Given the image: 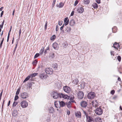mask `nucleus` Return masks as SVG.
<instances>
[{
  "label": "nucleus",
  "mask_w": 122,
  "mask_h": 122,
  "mask_svg": "<svg viewBox=\"0 0 122 122\" xmlns=\"http://www.w3.org/2000/svg\"><path fill=\"white\" fill-rule=\"evenodd\" d=\"M112 47L115 49V51L118 50V51H119L120 49L119 44L116 42H115Z\"/></svg>",
  "instance_id": "f257e3e1"
},
{
  "label": "nucleus",
  "mask_w": 122,
  "mask_h": 122,
  "mask_svg": "<svg viewBox=\"0 0 122 122\" xmlns=\"http://www.w3.org/2000/svg\"><path fill=\"white\" fill-rule=\"evenodd\" d=\"M28 105V102L25 101H23L20 103V105L22 108H24L26 107Z\"/></svg>",
  "instance_id": "f03ea898"
},
{
  "label": "nucleus",
  "mask_w": 122,
  "mask_h": 122,
  "mask_svg": "<svg viewBox=\"0 0 122 122\" xmlns=\"http://www.w3.org/2000/svg\"><path fill=\"white\" fill-rule=\"evenodd\" d=\"M95 96V93L92 92L89 93L87 95V97L89 99H92L94 98Z\"/></svg>",
  "instance_id": "7ed1b4c3"
},
{
  "label": "nucleus",
  "mask_w": 122,
  "mask_h": 122,
  "mask_svg": "<svg viewBox=\"0 0 122 122\" xmlns=\"http://www.w3.org/2000/svg\"><path fill=\"white\" fill-rule=\"evenodd\" d=\"M95 112L96 114L98 115H100L102 113V109L101 107H99L96 109Z\"/></svg>",
  "instance_id": "20e7f679"
},
{
  "label": "nucleus",
  "mask_w": 122,
  "mask_h": 122,
  "mask_svg": "<svg viewBox=\"0 0 122 122\" xmlns=\"http://www.w3.org/2000/svg\"><path fill=\"white\" fill-rule=\"evenodd\" d=\"M45 71L47 74L51 75L52 74L53 71L52 68H49L45 69Z\"/></svg>",
  "instance_id": "39448f33"
},
{
  "label": "nucleus",
  "mask_w": 122,
  "mask_h": 122,
  "mask_svg": "<svg viewBox=\"0 0 122 122\" xmlns=\"http://www.w3.org/2000/svg\"><path fill=\"white\" fill-rule=\"evenodd\" d=\"M77 95L78 98L81 99L83 97L84 93L82 91H80L78 92Z\"/></svg>",
  "instance_id": "423d86ee"
},
{
  "label": "nucleus",
  "mask_w": 122,
  "mask_h": 122,
  "mask_svg": "<svg viewBox=\"0 0 122 122\" xmlns=\"http://www.w3.org/2000/svg\"><path fill=\"white\" fill-rule=\"evenodd\" d=\"M28 97V94L26 92L22 93L21 94V97L23 99H25L27 98Z\"/></svg>",
  "instance_id": "0eeeda50"
},
{
  "label": "nucleus",
  "mask_w": 122,
  "mask_h": 122,
  "mask_svg": "<svg viewBox=\"0 0 122 122\" xmlns=\"http://www.w3.org/2000/svg\"><path fill=\"white\" fill-rule=\"evenodd\" d=\"M63 90L65 92L68 93H70L71 91L70 88L67 86H65L64 87Z\"/></svg>",
  "instance_id": "6e6552de"
},
{
  "label": "nucleus",
  "mask_w": 122,
  "mask_h": 122,
  "mask_svg": "<svg viewBox=\"0 0 122 122\" xmlns=\"http://www.w3.org/2000/svg\"><path fill=\"white\" fill-rule=\"evenodd\" d=\"M53 97L54 99H56L58 97H59L60 93H58L55 92L53 93Z\"/></svg>",
  "instance_id": "1a4fd4ad"
},
{
  "label": "nucleus",
  "mask_w": 122,
  "mask_h": 122,
  "mask_svg": "<svg viewBox=\"0 0 122 122\" xmlns=\"http://www.w3.org/2000/svg\"><path fill=\"white\" fill-rule=\"evenodd\" d=\"M59 98H62L64 99H68L69 98V96L66 95H65L62 93H60Z\"/></svg>",
  "instance_id": "9d476101"
},
{
  "label": "nucleus",
  "mask_w": 122,
  "mask_h": 122,
  "mask_svg": "<svg viewBox=\"0 0 122 122\" xmlns=\"http://www.w3.org/2000/svg\"><path fill=\"white\" fill-rule=\"evenodd\" d=\"M39 76L41 78L43 79L44 78H46L48 77V76L45 73H44L40 74L39 75Z\"/></svg>",
  "instance_id": "9b49d317"
},
{
  "label": "nucleus",
  "mask_w": 122,
  "mask_h": 122,
  "mask_svg": "<svg viewBox=\"0 0 122 122\" xmlns=\"http://www.w3.org/2000/svg\"><path fill=\"white\" fill-rule=\"evenodd\" d=\"M75 115L76 117L80 118L81 117V114L80 112L79 111L76 112L75 113Z\"/></svg>",
  "instance_id": "f8f14e48"
},
{
  "label": "nucleus",
  "mask_w": 122,
  "mask_h": 122,
  "mask_svg": "<svg viewBox=\"0 0 122 122\" xmlns=\"http://www.w3.org/2000/svg\"><path fill=\"white\" fill-rule=\"evenodd\" d=\"M84 11V9L81 6L79 7L77 10L78 12L80 13H82Z\"/></svg>",
  "instance_id": "ddd939ff"
},
{
  "label": "nucleus",
  "mask_w": 122,
  "mask_h": 122,
  "mask_svg": "<svg viewBox=\"0 0 122 122\" xmlns=\"http://www.w3.org/2000/svg\"><path fill=\"white\" fill-rule=\"evenodd\" d=\"M81 106L82 107H85L87 105V103L85 101H83L81 103Z\"/></svg>",
  "instance_id": "4468645a"
},
{
  "label": "nucleus",
  "mask_w": 122,
  "mask_h": 122,
  "mask_svg": "<svg viewBox=\"0 0 122 122\" xmlns=\"http://www.w3.org/2000/svg\"><path fill=\"white\" fill-rule=\"evenodd\" d=\"M79 82L78 79H76L73 80L72 82V83L73 85H77Z\"/></svg>",
  "instance_id": "2eb2a0df"
},
{
  "label": "nucleus",
  "mask_w": 122,
  "mask_h": 122,
  "mask_svg": "<svg viewBox=\"0 0 122 122\" xmlns=\"http://www.w3.org/2000/svg\"><path fill=\"white\" fill-rule=\"evenodd\" d=\"M53 48L55 49H57L58 48V45L56 43H53L52 45Z\"/></svg>",
  "instance_id": "dca6fc26"
},
{
  "label": "nucleus",
  "mask_w": 122,
  "mask_h": 122,
  "mask_svg": "<svg viewBox=\"0 0 122 122\" xmlns=\"http://www.w3.org/2000/svg\"><path fill=\"white\" fill-rule=\"evenodd\" d=\"M86 121L88 122H91L93 121L92 117L90 116H88L86 118Z\"/></svg>",
  "instance_id": "f3484780"
},
{
  "label": "nucleus",
  "mask_w": 122,
  "mask_h": 122,
  "mask_svg": "<svg viewBox=\"0 0 122 122\" xmlns=\"http://www.w3.org/2000/svg\"><path fill=\"white\" fill-rule=\"evenodd\" d=\"M52 66L54 69H57L58 65L57 63H55L52 64Z\"/></svg>",
  "instance_id": "a211bd4d"
},
{
  "label": "nucleus",
  "mask_w": 122,
  "mask_h": 122,
  "mask_svg": "<svg viewBox=\"0 0 122 122\" xmlns=\"http://www.w3.org/2000/svg\"><path fill=\"white\" fill-rule=\"evenodd\" d=\"M69 20L68 19V17L65 18L64 20V25H67L69 23Z\"/></svg>",
  "instance_id": "6ab92c4d"
},
{
  "label": "nucleus",
  "mask_w": 122,
  "mask_h": 122,
  "mask_svg": "<svg viewBox=\"0 0 122 122\" xmlns=\"http://www.w3.org/2000/svg\"><path fill=\"white\" fill-rule=\"evenodd\" d=\"M75 21L73 19L71 20L70 22V25L71 26H74L75 24Z\"/></svg>",
  "instance_id": "aec40b11"
},
{
  "label": "nucleus",
  "mask_w": 122,
  "mask_h": 122,
  "mask_svg": "<svg viewBox=\"0 0 122 122\" xmlns=\"http://www.w3.org/2000/svg\"><path fill=\"white\" fill-rule=\"evenodd\" d=\"M59 102H58V101H55V106L57 108L60 107V104H59Z\"/></svg>",
  "instance_id": "412c9836"
},
{
  "label": "nucleus",
  "mask_w": 122,
  "mask_h": 122,
  "mask_svg": "<svg viewBox=\"0 0 122 122\" xmlns=\"http://www.w3.org/2000/svg\"><path fill=\"white\" fill-rule=\"evenodd\" d=\"M96 122H102V119L100 117H97L95 119Z\"/></svg>",
  "instance_id": "4be33fe9"
},
{
  "label": "nucleus",
  "mask_w": 122,
  "mask_h": 122,
  "mask_svg": "<svg viewBox=\"0 0 122 122\" xmlns=\"http://www.w3.org/2000/svg\"><path fill=\"white\" fill-rule=\"evenodd\" d=\"M64 4V3L61 2L58 5H57V6L59 8H61L63 7Z\"/></svg>",
  "instance_id": "5701e85b"
},
{
  "label": "nucleus",
  "mask_w": 122,
  "mask_h": 122,
  "mask_svg": "<svg viewBox=\"0 0 122 122\" xmlns=\"http://www.w3.org/2000/svg\"><path fill=\"white\" fill-rule=\"evenodd\" d=\"M49 111L50 113H52L54 112V108L52 107H50L49 109Z\"/></svg>",
  "instance_id": "b1692460"
},
{
  "label": "nucleus",
  "mask_w": 122,
  "mask_h": 122,
  "mask_svg": "<svg viewBox=\"0 0 122 122\" xmlns=\"http://www.w3.org/2000/svg\"><path fill=\"white\" fill-rule=\"evenodd\" d=\"M59 104H60V107H63L65 105V103L62 101L61 102H59Z\"/></svg>",
  "instance_id": "393cba45"
},
{
  "label": "nucleus",
  "mask_w": 122,
  "mask_h": 122,
  "mask_svg": "<svg viewBox=\"0 0 122 122\" xmlns=\"http://www.w3.org/2000/svg\"><path fill=\"white\" fill-rule=\"evenodd\" d=\"M92 6L94 9H97L98 8V5L96 3H94L92 5Z\"/></svg>",
  "instance_id": "a878e982"
},
{
  "label": "nucleus",
  "mask_w": 122,
  "mask_h": 122,
  "mask_svg": "<svg viewBox=\"0 0 122 122\" xmlns=\"http://www.w3.org/2000/svg\"><path fill=\"white\" fill-rule=\"evenodd\" d=\"M17 115V112L16 110L14 111L12 113V115L14 117H16Z\"/></svg>",
  "instance_id": "bb28decb"
},
{
  "label": "nucleus",
  "mask_w": 122,
  "mask_h": 122,
  "mask_svg": "<svg viewBox=\"0 0 122 122\" xmlns=\"http://www.w3.org/2000/svg\"><path fill=\"white\" fill-rule=\"evenodd\" d=\"M90 0H84V3L85 4H89Z\"/></svg>",
  "instance_id": "cd10ccee"
},
{
  "label": "nucleus",
  "mask_w": 122,
  "mask_h": 122,
  "mask_svg": "<svg viewBox=\"0 0 122 122\" xmlns=\"http://www.w3.org/2000/svg\"><path fill=\"white\" fill-rule=\"evenodd\" d=\"M38 74V73H34L33 74H31L30 75V77H33L37 76Z\"/></svg>",
  "instance_id": "c85d7f7f"
},
{
  "label": "nucleus",
  "mask_w": 122,
  "mask_h": 122,
  "mask_svg": "<svg viewBox=\"0 0 122 122\" xmlns=\"http://www.w3.org/2000/svg\"><path fill=\"white\" fill-rule=\"evenodd\" d=\"M72 104V103L71 102L69 101L67 103V105L68 107L70 108Z\"/></svg>",
  "instance_id": "c756f323"
},
{
  "label": "nucleus",
  "mask_w": 122,
  "mask_h": 122,
  "mask_svg": "<svg viewBox=\"0 0 122 122\" xmlns=\"http://www.w3.org/2000/svg\"><path fill=\"white\" fill-rule=\"evenodd\" d=\"M44 47H42L41 48V49L40 50L39 53L41 54H43L44 51Z\"/></svg>",
  "instance_id": "7c9ffc66"
},
{
  "label": "nucleus",
  "mask_w": 122,
  "mask_h": 122,
  "mask_svg": "<svg viewBox=\"0 0 122 122\" xmlns=\"http://www.w3.org/2000/svg\"><path fill=\"white\" fill-rule=\"evenodd\" d=\"M30 76H28L23 81V82L24 83L26 81H28L30 79Z\"/></svg>",
  "instance_id": "2f4dec72"
},
{
  "label": "nucleus",
  "mask_w": 122,
  "mask_h": 122,
  "mask_svg": "<svg viewBox=\"0 0 122 122\" xmlns=\"http://www.w3.org/2000/svg\"><path fill=\"white\" fill-rule=\"evenodd\" d=\"M37 63V61L36 60L32 62V64L33 65L36 66Z\"/></svg>",
  "instance_id": "473e14b6"
},
{
  "label": "nucleus",
  "mask_w": 122,
  "mask_h": 122,
  "mask_svg": "<svg viewBox=\"0 0 122 122\" xmlns=\"http://www.w3.org/2000/svg\"><path fill=\"white\" fill-rule=\"evenodd\" d=\"M110 53L111 56H112V58H113V56H114L115 53H114V52L113 51H111L110 52Z\"/></svg>",
  "instance_id": "72a5a7b5"
},
{
  "label": "nucleus",
  "mask_w": 122,
  "mask_h": 122,
  "mask_svg": "<svg viewBox=\"0 0 122 122\" xmlns=\"http://www.w3.org/2000/svg\"><path fill=\"white\" fill-rule=\"evenodd\" d=\"M56 38V36L55 35H53V36H51V38H50V39L51 40L53 41Z\"/></svg>",
  "instance_id": "f704fd0d"
},
{
  "label": "nucleus",
  "mask_w": 122,
  "mask_h": 122,
  "mask_svg": "<svg viewBox=\"0 0 122 122\" xmlns=\"http://www.w3.org/2000/svg\"><path fill=\"white\" fill-rule=\"evenodd\" d=\"M20 87L17 89L16 93V95H18L19 94L20 91Z\"/></svg>",
  "instance_id": "c9c22d12"
},
{
  "label": "nucleus",
  "mask_w": 122,
  "mask_h": 122,
  "mask_svg": "<svg viewBox=\"0 0 122 122\" xmlns=\"http://www.w3.org/2000/svg\"><path fill=\"white\" fill-rule=\"evenodd\" d=\"M66 30L67 32H69L71 30V27H68L67 26L66 28Z\"/></svg>",
  "instance_id": "e433bc0d"
},
{
  "label": "nucleus",
  "mask_w": 122,
  "mask_h": 122,
  "mask_svg": "<svg viewBox=\"0 0 122 122\" xmlns=\"http://www.w3.org/2000/svg\"><path fill=\"white\" fill-rule=\"evenodd\" d=\"M18 102H14L13 105V107H15L18 104Z\"/></svg>",
  "instance_id": "4c0bfd02"
},
{
  "label": "nucleus",
  "mask_w": 122,
  "mask_h": 122,
  "mask_svg": "<svg viewBox=\"0 0 122 122\" xmlns=\"http://www.w3.org/2000/svg\"><path fill=\"white\" fill-rule=\"evenodd\" d=\"M40 55V54L39 53H37L36 54L34 57V58H36L39 56Z\"/></svg>",
  "instance_id": "58836bf2"
},
{
  "label": "nucleus",
  "mask_w": 122,
  "mask_h": 122,
  "mask_svg": "<svg viewBox=\"0 0 122 122\" xmlns=\"http://www.w3.org/2000/svg\"><path fill=\"white\" fill-rule=\"evenodd\" d=\"M117 59L119 62H120L121 60V57L120 56H118L117 57Z\"/></svg>",
  "instance_id": "ea45409f"
},
{
  "label": "nucleus",
  "mask_w": 122,
  "mask_h": 122,
  "mask_svg": "<svg viewBox=\"0 0 122 122\" xmlns=\"http://www.w3.org/2000/svg\"><path fill=\"white\" fill-rule=\"evenodd\" d=\"M84 113L85 114L86 118H87V117H88V114L86 112L84 111H83Z\"/></svg>",
  "instance_id": "a19ab883"
},
{
  "label": "nucleus",
  "mask_w": 122,
  "mask_h": 122,
  "mask_svg": "<svg viewBox=\"0 0 122 122\" xmlns=\"http://www.w3.org/2000/svg\"><path fill=\"white\" fill-rule=\"evenodd\" d=\"M4 38H3L2 39V40L1 41L0 44V48H1V47H2V44H3V41H4Z\"/></svg>",
  "instance_id": "79ce46f5"
},
{
  "label": "nucleus",
  "mask_w": 122,
  "mask_h": 122,
  "mask_svg": "<svg viewBox=\"0 0 122 122\" xmlns=\"http://www.w3.org/2000/svg\"><path fill=\"white\" fill-rule=\"evenodd\" d=\"M4 21L3 20V22L2 23V25H0V28L1 29L3 28V25H4Z\"/></svg>",
  "instance_id": "37998d69"
},
{
  "label": "nucleus",
  "mask_w": 122,
  "mask_h": 122,
  "mask_svg": "<svg viewBox=\"0 0 122 122\" xmlns=\"http://www.w3.org/2000/svg\"><path fill=\"white\" fill-rule=\"evenodd\" d=\"M78 0H76L75 2V3L74 4V5L75 6H76L77 5V4H78Z\"/></svg>",
  "instance_id": "c03bdc74"
},
{
  "label": "nucleus",
  "mask_w": 122,
  "mask_h": 122,
  "mask_svg": "<svg viewBox=\"0 0 122 122\" xmlns=\"http://www.w3.org/2000/svg\"><path fill=\"white\" fill-rule=\"evenodd\" d=\"M19 98V97L17 95L15 96V97L14 100L15 101H16Z\"/></svg>",
  "instance_id": "a18cd8bd"
},
{
  "label": "nucleus",
  "mask_w": 122,
  "mask_h": 122,
  "mask_svg": "<svg viewBox=\"0 0 122 122\" xmlns=\"http://www.w3.org/2000/svg\"><path fill=\"white\" fill-rule=\"evenodd\" d=\"M70 101L72 103L73 102H75V101L73 99H71V98H70Z\"/></svg>",
  "instance_id": "49530a36"
},
{
  "label": "nucleus",
  "mask_w": 122,
  "mask_h": 122,
  "mask_svg": "<svg viewBox=\"0 0 122 122\" xmlns=\"http://www.w3.org/2000/svg\"><path fill=\"white\" fill-rule=\"evenodd\" d=\"M62 22L61 20L59 21H58V24L59 25H62Z\"/></svg>",
  "instance_id": "de8ad7c7"
},
{
  "label": "nucleus",
  "mask_w": 122,
  "mask_h": 122,
  "mask_svg": "<svg viewBox=\"0 0 122 122\" xmlns=\"http://www.w3.org/2000/svg\"><path fill=\"white\" fill-rule=\"evenodd\" d=\"M95 102L94 101H92V105L93 106H95L96 105L94 104Z\"/></svg>",
  "instance_id": "09e8293b"
},
{
  "label": "nucleus",
  "mask_w": 122,
  "mask_h": 122,
  "mask_svg": "<svg viewBox=\"0 0 122 122\" xmlns=\"http://www.w3.org/2000/svg\"><path fill=\"white\" fill-rule=\"evenodd\" d=\"M115 92V91L114 90H112L111 92V94L112 95H113Z\"/></svg>",
  "instance_id": "8fccbe9b"
},
{
  "label": "nucleus",
  "mask_w": 122,
  "mask_h": 122,
  "mask_svg": "<svg viewBox=\"0 0 122 122\" xmlns=\"http://www.w3.org/2000/svg\"><path fill=\"white\" fill-rule=\"evenodd\" d=\"M56 2V0H53V2L52 3V5L53 6H54V5H55Z\"/></svg>",
  "instance_id": "3c124183"
},
{
  "label": "nucleus",
  "mask_w": 122,
  "mask_h": 122,
  "mask_svg": "<svg viewBox=\"0 0 122 122\" xmlns=\"http://www.w3.org/2000/svg\"><path fill=\"white\" fill-rule=\"evenodd\" d=\"M101 0H96V2L98 4H99L100 3Z\"/></svg>",
  "instance_id": "603ef678"
},
{
  "label": "nucleus",
  "mask_w": 122,
  "mask_h": 122,
  "mask_svg": "<svg viewBox=\"0 0 122 122\" xmlns=\"http://www.w3.org/2000/svg\"><path fill=\"white\" fill-rule=\"evenodd\" d=\"M58 30V25H57L56 26V31H57Z\"/></svg>",
  "instance_id": "864d4df0"
},
{
  "label": "nucleus",
  "mask_w": 122,
  "mask_h": 122,
  "mask_svg": "<svg viewBox=\"0 0 122 122\" xmlns=\"http://www.w3.org/2000/svg\"><path fill=\"white\" fill-rule=\"evenodd\" d=\"M64 24H63V25H62V26H61V28H60V30H62L63 29V28L64 27Z\"/></svg>",
  "instance_id": "5fc2aeb1"
},
{
  "label": "nucleus",
  "mask_w": 122,
  "mask_h": 122,
  "mask_svg": "<svg viewBox=\"0 0 122 122\" xmlns=\"http://www.w3.org/2000/svg\"><path fill=\"white\" fill-rule=\"evenodd\" d=\"M17 44H18V43H17V44L16 45L15 47V49H14V52H15V51H16V48L17 47Z\"/></svg>",
  "instance_id": "6e6d98bb"
},
{
  "label": "nucleus",
  "mask_w": 122,
  "mask_h": 122,
  "mask_svg": "<svg viewBox=\"0 0 122 122\" xmlns=\"http://www.w3.org/2000/svg\"><path fill=\"white\" fill-rule=\"evenodd\" d=\"M47 22H46V23L45 24V28L46 29V27H47Z\"/></svg>",
  "instance_id": "4d7b16f0"
},
{
  "label": "nucleus",
  "mask_w": 122,
  "mask_h": 122,
  "mask_svg": "<svg viewBox=\"0 0 122 122\" xmlns=\"http://www.w3.org/2000/svg\"><path fill=\"white\" fill-rule=\"evenodd\" d=\"M3 92V90L1 92V93H0V100L1 97L2 96V93Z\"/></svg>",
  "instance_id": "13d9d810"
},
{
  "label": "nucleus",
  "mask_w": 122,
  "mask_h": 122,
  "mask_svg": "<svg viewBox=\"0 0 122 122\" xmlns=\"http://www.w3.org/2000/svg\"><path fill=\"white\" fill-rule=\"evenodd\" d=\"M74 11H72V12L71 13V16H73V15L74 14Z\"/></svg>",
  "instance_id": "bf43d9fd"
},
{
  "label": "nucleus",
  "mask_w": 122,
  "mask_h": 122,
  "mask_svg": "<svg viewBox=\"0 0 122 122\" xmlns=\"http://www.w3.org/2000/svg\"><path fill=\"white\" fill-rule=\"evenodd\" d=\"M4 13V11H2L1 13L0 17H2V15H3Z\"/></svg>",
  "instance_id": "052dcab7"
},
{
  "label": "nucleus",
  "mask_w": 122,
  "mask_h": 122,
  "mask_svg": "<svg viewBox=\"0 0 122 122\" xmlns=\"http://www.w3.org/2000/svg\"><path fill=\"white\" fill-rule=\"evenodd\" d=\"M70 114V111H67V114L68 115H69Z\"/></svg>",
  "instance_id": "680f3d73"
},
{
  "label": "nucleus",
  "mask_w": 122,
  "mask_h": 122,
  "mask_svg": "<svg viewBox=\"0 0 122 122\" xmlns=\"http://www.w3.org/2000/svg\"><path fill=\"white\" fill-rule=\"evenodd\" d=\"M10 103V101H9V102H8V105H7V106H9Z\"/></svg>",
  "instance_id": "e2e57ef3"
},
{
  "label": "nucleus",
  "mask_w": 122,
  "mask_h": 122,
  "mask_svg": "<svg viewBox=\"0 0 122 122\" xmlns=\"http://www.w3.org/2000/svg\"><path fill=\"white\" fill-rule=\"evenodd\" d=\"M117 80H118V81H121V78L120 77H118V78L117 79Z\"/></svg>",
  "instance_id": "0e129e2a"
},
{
  "label": "nucleus",
  "mask_w": 122,
  "mask_h": 122,
  "mask_svg": "<svg viewBox=\"0 0 122 122\" xmlns=\"http://www.w3.org/2000/svg\"><path fill=\"white\" fill-rule=\"evenodd\" d=\"M21 29H20L19 31V36H20V34L21 33Z\"/></svg>",
  "instance_id": "69168bd1"
},
{
  "label": "nucleus",
  "mask_w": 122,
  "mask_h": 122,
  "mask_svg": "<svg viewBox=\"0 0 122 122\" xmlns=\"http://www.w3.org/2000/svg\"><path fill=\"white\" fill-rule=\"evenodd\" d=\"M3 7H2L0 8V11H2L3 9Z\"/></svg>",
  "instance_id": "338daca9"
},
{
  "label": "nucleus",
  "mask_w": 122,
  "mask_h": 122,
  "mask_svg": "<svg viewBox=\"0 0 122 122\" xmlns=\"http://www.w3.org/2000/svg\"><path fill=\"white\" fill-rule=\"evenodd\" d=\"M49 49H50V48H49V47H47L46 50H50Z\"/></svg>",
  "instance_id": "774afa93"
}]
</instances>
